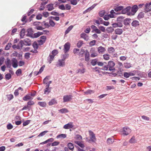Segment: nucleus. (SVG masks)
<instances>
[{
	"instance_id": "nucleus-13",
	"label": "nucleus",
	"mask_w": 151,
	"mask_h": 151,
	"mask_svg": "<svg viewBox=\"0 0 151 151\" xmlns=\"http://www.w3.org/2000/svg\"><path fill=\"white\" fill-rule=\"evenodd\" d=\"M81 37L83 38L86 41H88L89 39V37L88 35L85 33H82L81 34Z\"/></svg>"
},
{
	"instance_id": "nucleus-55",
	"label": "nucleus",
	"mask_w": 151,
	"mask_h": 151,
	"mask_svg": "<svg viewBox=\"0 0 151 151\" xmlns=\"http://www.w3.org/2000/svg\"><path fill=\"white\" fill-rule=\"evenodd\" d=\"M13 128V126L10 123L8 124L7 126V128L8 129H10Z\"/></svg>"
},
{
	"instance_id": "nucleus-24",
	"label": "nucleus",
	"mask_w": 151,
	"mask_h": 151,
	"mask_svg": "<svg viewBox=\"0 0 151 151\" xmlns=\"http://www.w3.org/2000/svg\"><path fill=\"white\" fill-rule=\"evenodd\" d=\"M114 142V140L113 138H108L107 141V143L108 145L112 144Z\"/></svg>"
},
{
	"instance_id": "nucleus-34",
	"label": "nucleus",
	"mask_w": 151,
	"mask_h": 151,
	"mask_svg": "<svg viewBox=\"0 0 151 151\" xmlns=\"http://www.w3.org/2000/svg\"><path fill=\"white\" fill-rule=\"evenodd\" d=\"M73 27V25H71L69 26L67 29L66 30L65 32V35H66L68 34L69 32L72 29Z\"/></svg>"
},
{
	"instance_id": "nucleus-3",
	"label": "nucleus",
	"mask_w": 151,
	"mask_h": 151,
	"mask_svg": "<svg viewBox=\"0 0 151 151\" xmlns=\"http://www.w3.org/2000/svg\"><path fill=\"white\" fill-rule=\"evenodd\" d=\"M119 18H117V22L114 23L112 24V26L113 27L116 28L117 27H121L123 26L122 22V21H119L118 19Z\"/></svg>"
},
{
	"instance_id": "nucleus-43",
	"label": "nucleus",
	"mask_w": 151,
	"mask_h": 151,
	"mask_svg": "<svg viewBox=\"0 0 151 151\" xmlns=\"http://www.w3.org/2000/svg\"><path fill=\"white\" fill-rule=\"evenodd\" d=\"M38 104L40 106L43 107L45 106L46 104L45 102H38Z\"/></svg>"
},
{
	"instance_id": "nucleus-15",
	"label": "nucleus",
	"mask_w": 151,
	"mask_h": 151,
	"mask_svg": "<svg viewBox=\"0 0 151 151\" xmlns=\"http://www.w3.org/2000/svg\"><path fill=\"white\" fill-rule=\"evenodd\" d=\"M134 75V73L132 72H124L123 74L124 77L126 78H128L130 76H133Z\"/></svg>"
},
{
	"instance_id": "nucleus-61",
	"label": "nucleus",
	"mask_w": 151,
	"mask_h": 151,
	"mask_svg": "<svg viewBox=\"0 0 151 151\" xmlns=\"http://www.w3.org/2000/svg\"><path fill=\"white\" fill-rule=\"evenodd\" d=\"M110 17H111L110 15H106L104 16V18L105 20H107L109 19Z\"/></svg>"
},
{
	"instance_id": "nucleus-56",
	"label": "nucleus",
	"mask_w": 151,
	"mask_h": 151,
	"mask_svg": "<svg viewBox=\"0 0 151 151\" xmlns=\"http://www.w3.org/2000/svg\"><path fill=\"white\" fill-rule=\"evenodd\" d=\"M7 96L8 99L9 101H10L13 98V96L12 94H10L7 95Z\"/></svg>"
},
{
	"instance_id": "nucleus-17",
	"label": "nucleus",
	"mask_w": 151,
	"mask_h": 151,
	"mask_svg": "<svg viewBox=\"0 0 151 151\" xmlns=\"http://www.w3.org/2000/svg\"><path fill=\"white\" fill-rule=\"evenodd\" d=\"M33 99V97L30 96V94L27 95L23 98V100L25 101H27L28 100H32Z\"/></svg>"
},
{
	"instance_id": "nucleus-57",
	"label": "nucleus",
	"mask_w": 151,
	"mask_h": 151,
	"mask_svg": "<svg viewBox=\"0 0 151 151\" xmlns=\"http://www.w3.org/2000/svg\"><path fill=\"white\" fill-rule=\"evenodd\" d=\"M49 24L52 27H54L55 24V23L52 20H50L49 21Z\"/></svg>"
},
{
	"instance_id": "nucleus-22",
	"label": "nucleus",
	"mask_w": 151,
	"mask_h": 151,
	"mask_svg": "<svg viewBox=\"0 0 151 151\" xmlns=\"http://www.w3.org/2000/svg\"><path fill=\"white\" fill-rule=\"evenodd\" d=\"M54 57L55 56L52 55L50 54L49 57L47 58V60L49 63H51L52 61L53 60Z\"/></svg>"
},
{
	"instance_id": "nucleus-6",
	"label": "nucleus",
	"mask_w": 151,
	"mask_h": 151,
	"mask_svg": "<svg viewBox=\"0 0 151 151\" xmlns=\"http://www.w3.org/2000/svg\"><path fill=\"white\" fill-rule=\"evenodd\" d=\"M89 133L91 140L93 142H95L96 140V139L95 134L91 131H89Z\"/></svg>"
},
{
	"instance_id": "nucleus-20",
	"label": "nucleus",
	"mask_w": 151,
	"mask_h": 151,
	"mask_svg": "<svg viewBox=\"0 0 151 151\" xmlns=\"http://www.w3.org/2000/svg\"><path fill=\"white\" fill-rule=\"evenodd\" d=\"M54 4H50L47 5V8L49 11H51L54 9L53 7Z\"/></svg>"
},
{
	"instance_id": "nucleus-46",
	"label": "nucleus",
	"mask_w": 151,
	"mask_h": 151,
	"mask_svg": "<svg viewBox=\"0 0 151 151\" xmlns=\"http://www.w3.org/2000/svg\"><path fill=\"white\" fill-rule=\"evenodd\" d=\"M144 13L142 12L140 13L137 17L138 19H139L143 18L144 17Z\"/></svg>"
},
{
	"instance_id": "nucleus-21",
	"label": "nucleus",
	"mask_w": 151,
	"mask_h": 151,
	"mask_svg": "<svg viewBox=\"0 0 151 151\" xmlns=\"http://www.w3.org/2000/svg\"><path fill=\"white\" fill-rule=\"evenodd\" d=\"M27 33L26 34V35L27 36L32 37V29H28L27 31Z\"/></svg>"
},
{
	"instance_id": "nucleus-14",
	"label": "nucleus",
	"mask_w": 151,
	"mask_h": 151,
	"mask_svg": "<svg viewBox=\"0 0 151 151\" xmlns=\"http://www.w3.org/2000/svg\"><path fill=\"white\" fill-rule=\"evenodd\" d=\"M12 62L13 67L14 68H17L18 66V61L17 59L15 58H13L12 60Z\"/></svg>"
},
{
	"instance_id": "nucleus-45",
	"label": "nucleus",
	"mask_w": 151,
	"mask_h": 151,
	"mask_svg": "<svg viewBox=\"0 0 151 151\" xmlns=\"http://www.w3.org/2000/svg\"><path fill=\"white\" fill-rule=\"evenodd\" d=\"M42 25H44L46 28H48L50 27L49 24L48 22H42Z\"/></svg>"
},
{
	"instance_id": "nucleus-7",
	"label": "nucleus",
	"mask_w": 151,
	"mask_h": 151,
	"mask_svg": "<svg viewBox=\"0 0 151 151\" xmlns=\"http://www.w3.org/2000/svg\"><path fill=\"white\" fill-rule=\"evenodd\" d=\"M56 65L57 67H63L65 65V61L61 59H59L57 62Z\"/></svg>"
},
{
	"instance_id": "nucleus-33",
	"label": "nucleus",
	"mask_w": 151,
	"mask_h": 151,
	"mask_svg": "<svg viewBox=\"0 0 151 151\" xmlns=\"http://www.w3.org/2000/svg\"><path fill=\"white\" fill-rule=\"evenodd\" d=\"M43 33L42 32H38L37 33H35L34 35V36L33 37H35V38H37L38 37H39L40 36V35H42L43 34Z\"/></svg>"
},
{
	"instance_id": "nucleus-1",
	"label": "nucleus",
	"mask_w": 151,
	"mask_h": 151,
	"mask_svg": "<svg viewBox=\"0 0 151 151\" xmlns=\"http://www.w3.org/2000/svg\"><path fill=\"white\" fill-rule=\"evenodd\" d=\"M21 45V47H22L24 44L26 46H30L31 45V40L28 38H26L24 40H22L20 41Z\"/></svg>"
},
{
	"instance_id": "nucleus-28",
	"label": "nucleus",
	"mask_w": 151,
	"mask_h": 151,
	"mask_svg": "<svg viewBox=\"0 0 151 151\" xmlns=\"http://www.w3.org/2000/svg\"><path fill=\"white\" fill-rule=\"evenodd\" d=\"M68 148L70 150L73 151L74 148L73 145L71 143H69L68 144Z\"/></svg>"
},
{
	"instance_id": "nucleus-12",
	"label": "nucleus",
	"mask_w": 151,
	"mask_h": 151,
	"mask_svg": "<svg viewBox=\"0 0 151 151\" xmlns=\"http://www.w3.org/2000/svg\"><path fill=\"white\" fill-rule=\"evenodd\" d=\"M73 123L70 122L65 124L63 126V128L65 129H69L72 128L73 127Z\"/></svg>"
},
{
	"instance_id": "nucleus-59",
	"label": "nucleus",
	"mask_w": 151,
	"mask_h": 151,
	"mask_svg": "<svg viewBox=\"0 0 151 151\" xmlns=\"http://www.w3.org/2000/svg\"><path fill=\"white\" fill-rule=\"evenodd\" d=\"M71 4L73 5H76L77 4L76 0H71L70 1Z\"/></svg>"
},
{
	"instance_id": "nucleus-47",
	"label": "nucleus",
	"mask_w": 151,
	"mask_h": 151,
	"mask_svg": "<svg viewBox=\"0 0 151 151\" xmlns=\"http://www.w3.org/2000/svg\"><path fill=\"white\" fill-rule=\"evenodd\" d=\"M12 77V76L10 73H7L6 75L5 78L6 79L9 80Z\"/></svg>"
},
{
	"instance_id": "nucleus-37",
	"label": "nucleus",
	"mask_w": 151,
	"mask_h": 151,
	"mask_svg": "<svg viewBox=\"0 0 151 151\" xmlns=\"http://www.w3.org/2000/svg\"><path fill=\"white\" fill-rule=\"evenodd\" d=\"M85 60L86 61H88L89 60V54L88 52H86L85 55Z\"/></svg>"
},
{
	"instance_id": "nucleus-50",
	"label": "nucleus",
	"mask_w": 151,
	"mask_h": 151,
	"mask_svg": "<svg viewBox=\"0 0 151 151\" xmlns=\"http://www.w3.org/2000/svg\"><path fill=\"white\" fill-rule=\"evenodd\" d=\"M96 40H93L90 42L89 44L91 46H94L96 44Z\"/></svg>"
},
{
	"instance_id": "nucleus-19",
	"label": "nucleus",
	"mask_w": 151,
	"mask_h": 151,
	"mask_svg": "<svg viewBox=\"0 0 151 151\" xmlns=\"http://www.w3.org/2000/svg\"><path fill=\"white\" fill-rule=\"evenodd\" d=\"M5 64L7 68H10L11 67V60L8 58L6 59V61H5Z\"/></svg>"
},
{
	"instance_id": "nucleus-51",
	"label": "nucleus",
	"mask_w": 151,
	"mask_h": 151,
	"mask_svg": "<svg viewBox=\"0 0 151 151\" xmlns=\"http://www.w3.org/2000/svg\"><path fill=\"white\" fill-rule=\"evenodd\" d=\"M48 132L47 131H44L41 132L38 136V137H42L46 133Z\"/></svg>"
},
{
	"instance_id": "nucleus-2",
	"label": "nucleus",
	"mask_w": 151,
	"mask_h": 151,
	"mask_svg": "<svg viewBox=\"0 0 151 151\" xmlns=\"http://www.w3.org/2000/svg\"><path fill=\"white\" fill-rule=\"evenodd\" d=\"M131 129L128 127H124L122 131V134L124 135H128L131 132Z\"/></svg>"
},
{
	"instance_id": "nucleus-60",
	"label": "nucleus",
	"mask_w": 151,
	"mask_h": 151,
	"mask_svg": "<svg viewBox=\"0 0 151 151\" xmlns=\"http://www.w3.org/2000/svg\"><path fill=\"white\" fill-rule=\"evenodd\" d=\"M59 143H60L59 142H57V141H55V142H54L51 145L52 146H57V145H58L59 144Z\"/></svg>"
},
{
	"instance_id": "nucleus-53",
	"label": "nucleus",
	"mask_w": 151,
	"mask_h": 151,
	"mask_svg": "<svg viewBox=\"0 0 151 151\" xmlns=\"http://www.w3.org/2000/svg\"><path fill=\"white\" fill-rule=\"evenodd\" d=\"M98 54L96 52H94L92 53L91 55V57L92 58H94L97 56Z\"/></svg>"
},
{
	"instance_id": "nucleus-23",
	"label": "nucleus",
	"mask_w": 151,
	"mask_h": 151,
	"mask_svg": "<svg viewBox=\"0 0 151 151\" xmlns=\"http://www.w3.org/2000/svg\"><path fill=\"white\" fill-rule=\"evenodd\" d=\"M131 19L129 18H126L124 20V24L125 25H129Z\"/></svg>"
},
{
	"instance_id": "nucleus-10",
	"label": "nucleus",
	"mask_w": 151,
	"mask_h": 151,
	"mask_svg": "<svg viewBox=\"0 0 151 151\" xmlns=\"http://www.w3.org/2000/svg\"><path fill=\"white\" fill-rule=\"evenodd\" d=\"M70 48V44L68 42L66 43L64 45V51L65 53L68 52Z\"/></svg>"
},
{
	"instance_id": "nucleus-40",
	"label": "nucleus",
	"mask_w": 151,
	"mask_h": 151,
	"mask_svg": "<svg viewBox=\"0 0 151 151\" xmlns=\"http://www.w3.org/2000/svg\"><path fill=\"white\" fill-rule=\"evenodd\" d=\"M59 111L62 113H64L68 112V110L66 108H63L59 110Z\"/></svg>"
},
{
	"instance_id": "nucleus-11",
	"label": "nucleus",
	"mask_w": 151,
	"mask_h": 151,
	"mask_svg": "<svg viewBox=\"0 0 151 151\" xmlns=\"http://www.w3.org/2000/svg\"><path fill=\"white\" fill-rule=\"evenodd\" d=\"M138 9V7L137 5H134L133 6L131 9V11L132 13H131V14L134 15L137 10Z\"/></svg>"
},
{
	"instance_id": "nucleus-5",
	"label": "nucleus",
	"mask_w": 151,
	"mask_h": 151,
	"mask_svg": "<svg viewBox=\"0 0 151 151\" xmlns=\"http://www.w3.org/2000/svg\"><path fill=\"white\" fill-rule=\"evenodd\" d=\"M73 96L71 95H65L63 97V102H68L72 99Z\"/></svg>"
},
{
	"instance_id": "nucleus-52",
	"label": "nucleus",
	"mask_w": 151,
	"mask_h": 151,
	"mask_svg": "<svg viewBox=\"0 0 151 151\" xmlns=\"http://www.w3.org/2000/svg\"><path fill=\"white\" fill-rule=\"evenodd\" d=\"M85 72V69L84 68L79 69L78 70V72L80 73H83Z\"/></svg>"
},
{
	"instance_id": "nucleus-63",
	"label": "nucleus",
	"mask_w": 151,
	"mask_h": 151,
	"mask_svg": "<svg viewBox=\"0 0 151 151\" xmlns=\"http://www.w3.org/2000/svg\"><path fill=\"white\" fill-rule=\"evenodd\" d=\"M32 46L35 49H37L38 48V45L37 43L35 42L33 43Z\"/></svg>"
},
{
	"instance_id": "nucleus-44",
	"label": "nucleus",
	"mask_w": 151,
	"mask_h": 151,
	"mask_svg": "<svg viewBox=\"0 0 151 151\" xmlns=\"http://www.w3.org/2000/svg\"><path fill=\"white\" fill-rule=\"evenodd\" d=\"M49 76L46 77L43 80V82L44 84H47L48 81L49 80Z\"/></svg>"
},
{
	"instance_id": "nucleus-35",
	"label": "nucleus",
	"mask_w": 151,
	"mask_h": 151,
	"mask_svg": "<svg viewBox=\"0 0 151 151\" xmlns=\"http://www.w3.org/2000/svg\"><path fill=\"white\" fill-rule=\"evenodd\" d=\"M103 58L104 60H109L110 58V55L107 54H105L103 55Z\"/></svg>"
},
{
	"instance_id": "nucleus-39",
	"label": "nucleus",
	"mask_w": 151,
	"mask_h": 151,
	"mask_svg": "<svg viewBox=\"0 0 151 151\" xmlns=\"http://www.w3.org/2000/svg\"><path fill=\"white\" fill-rule=\"evenodd\" d=\"M51 88H49L46 87L45 89L44 94H48L50 92Z\"/></svg>"
},
{
	"instance_id": "nucleus-48",
	"label": "nucleus",
	"mask_w": 151,
	"mask_h": 151,
	"mask_svg": "<svg viewBox=\"0 0 151 151\" xmlns=\"http://www.w3.org/2000/svg\"><path fill=\"white\" fill-rule=\"evenodd\" d=\"M97 59H93L92 60L91 63L94 66L97 64Z\"/></svg>"
},
{
	"instance_id": "nucleus-41",
	"label": "nucleus",
	"mask_w": 151,
	"mask_h": 151,
	"mask_svg": "<svg viewBox=\"0 0 151 151\" xmlns=\"http://www.w3.org/2000/svg\"><path fill=\"white\" fill-rule=\"evenodd\" d=\"M83 44V41L81 40H80L78 41L77 44V47L78 48L82 46Z\"/></svg>"
},
{
	"instance_id": "nucleus-4",
	"label": "nucleus",
	"mask_w": 151,
	"mask_h": 151,
	"mask_svg": "<svg viewBox=\"0 0 151 151\" xmlns=\"http://www.w3.org/2000/svg\"><path fill=\"white\" fill-rule=\"evenodd\" d=\"M115 63L113 61H109L108 63V66L109 68V70L110 71H112L115 70L114 68Z\"/></svg>"
},
{
	"instance_id": "nucleus-25",
	"label": "nucleus",
	"mask_w": 151,
	"mask_h": 151,
	"mask_svg": "<svg viewBox=\"0 0 151 151\" xmlns=\"http://www.w3.org/2000/svg\"><path fill=\"white\" fill-rule=\"evenodd\" d=\"M107 51L109 53L112 54L114 52L115 49L113 47H110L108 48Z\"/></svg>"
},
{
	"instance_id": "nucleus-38",
	"label": "nucleus",
	"mask_w": 151,
	"mask_h": 151,
	"mask_svg": "<svg viewBox=\"0 0 151 151\" xmlns=\"http://www.w3.org/2000/svg\"><path fill=\"white\" fill-rule=\"evenodd\" d=\"M124 67L126 68H129L131 67V65L130 63H125L124 64Z\"/></svg>"
},
{
	"instance_id": "nucleus-26",
	"label": "nucleus",
	"mask_w": 151,
	"mask_h": 151,
	"mask_svg": "<svg viewBox=\"0 0 151 151\" xmlns=\"http://www.w3.org/2000/svg\"><path fill=\"white\" fill-rule=\"evenodd\" d=\"M25 29L23 28L22 29L20 32V36L21 38H23L24 36L25 35Z\"/></svg>"
},
{
	"instance_id": "nucleus-49",
	"label": "nucleus",
	"mask_w": 151,
	"mask_h": 151,
	"mask_svg": "<svg viewBox=\"0 0 151 151\" xmlns=\"http://www.w3.org/2000/svg\"><path fill=\"white\" fill-rule=\"evenodd\" d=\"M58 53V51L57 50H53L51 53L52 55L55 56Z\"/></svg>"
},
{
	"instance_id": "nucleus-9",
	"label": "nucleus",
	"mask_w": 151,
	"mask_h": 151,
	"mask_svg": "<svg viewBox=\"0 0 151 151\" xmlns=\"http://www.w3.org/2000/svg\"><path fill=\"white\" fill-rule=\"evenodd\" d=\"M131 7L130 6H128L126 8L123 9L122 11V13L123 14H125L126 13H127L128 15H130L131 14V13H128V12H129L130 10L131 9Z\"/></svg>"
},
{
	"instance_id": "nucleus-29",
	"label": "nucleus",
	"mask_w": 151,
	"mask_h": 151,
	"mask_svg": "<svg viewBox=\"0 0 151 151\" xmlns=\"http://www.w3.org/2000/svg\"><path fill=\"white\" fill-rule=\"evenodd\" d=\"M114 29L111 27H108L107 28L106 30L108 33H111L114 31Z\"/></svg>"
},
{
	"instance_id": "nucleus-30",
	"label": "nucleus",
	"mask_w": 151,
	"mask_h": 151,
	"mask_svg": "<svg viewBox=\"0 0 151 151\" xmlns=\"http://www.w3.org/2000/svg\"><path fill=\"white\" fill-rule=\"evenodd\" d=\"M94 91L92 90H88L86 91H85L84 92V95H88L91 94L92 93H94Z\"/></svg>"
},
{
	"instance_id": "nucleus-8",
	"label": "nucleus",
	"mask_w": 151,
	"mask_h": 151,
	"mask_svg": "<svg viewBox=\"0 0 151 151\" xmlns=\"http://www.w3.org/2000/svg\"><path fill=\"white\" fill-rule=\"evenodd\" d=\"M97 51L99 54H104L106 51L105 47L100 46L97 48Z\"/></svg>"
},
{
	"instance_id": "nucleus-16",
	"label": "nucleus",
	"mask_w": 151,
	"mask_h": 151,
	"mask_svg": "<svg viewBox=\"0 0 151 151\" xmlns=\"http://www.w3.org/2000/svg\"><path fill=\"white\" fill-rule=\"evenodd\" d=\"M46 39V37L45 36H42L40 37V39L38 40L40 42V44L42 45L44 43Z\"/></svg>"
},
{
	"instance_id": "nucleus-36",
	"label": "nucleus",
	"mask_w": 151,
	"mask_h": 151,
	"mask_svg": "<svg viewBox=\"0 0 151 151\" xmlns=\"http://www.w3.org/2000/svg\"><path fill=\"white\" fill-rule=\"evenodd\" d=\"M136 142V140L135 139L134 136H132L129 140V142L131 143H133Z\"/></svg>"
},
{
	"instance_id": "nucleus-62",
	"label": "nucleus",
	"mask_w": 151,
	"mask_h": 151,
	"mask_svg": "<svg viewBox=\"0 0 151 151\" xmlns=\"http://www.w3.org/2000/svg\"><path fill=\"white\" fill-rule=\"evenodd\" d=\"M43 16L45 17H47L49 15V13L48 12H44L43 13Z\"/></svg>"
},
{
	"instance_id": "nucleus-64",
	"label": "nucleus",
	"mask_w": 151,
	"mask_h": 151,
	"mask_svg": "<svg viewBox=\"0 0 151 151\" xmlns=\"http://www.w3.org/2000/svg\"><path fill=\"white\" fill-rule=\"evenodd\" d=\"M24 64V62L22 60H20L19 62V65L20 66H22Z\"/></svg>"
},
{
	"instance_id": "nucleus-42",
	"label": "nucleus",
	"mask_w": 151,
	"mask_h": 151,
	"mask_svg": "<svg viewBox=\"0 0 151 151\" xmlns=\"http://www.w3.org/2000/svg\"><path fill=\"white\" fill-rule=\"evenodd\" d=\"M123 6H119L116 7L115 9L114 10L116 11H119L123 9Z\"/></svg>"
},
{
	"instance_id": "nucleus-58",
	"label": "nucleus",
	"mask_w": 151,
	"mask_h": 151,
	"mask_svg": "<svg viewBox=\"0 0 151 151\" xmlns=\"http://www.w3.org/2000/svg\"><path fill=\"white\" fill-rule=\"evenodd\" d=\"M30 122L29 120H27L24 122L23 123V126H25L28 124Z\"/></svg>"
},
{
	"instance_id": "nucleus-18",
	"label": "nucleus",
	"mask_w": 151,
	"mask_h": 151,
	"mask_svg": "<svg viewBox=\"0 0 151 151\" xmlns=\"http://www.w3.org/2000/svg\"><path fill=\"white\" fill-rule=\"evenodd\" d=\"M123 31L122 29L118 28L115 29V33L117 35H120L122 33Z\"/></svg>"
},
{
	"instance_id": "nucleus-27",
	"label": "nucleus",
	"mask_w": 151,
	"mask_h": 151,
	"mask_svg": "<svg viewBox=\"0 0 151 151\" xmlns=\"http://www.w3.org/2000/svg\"><path fill=\"white\" fill-rule=\"evenodd\" d=\"M139 22L137 20H135L133 21L132 23V26L136 27L139 25Z\"/></svg>"
},
{
	"instance_id": "nucleus-54",
	"label": "nucleus",
	"mask_w": 151,
	"mask_h": 151,
	"mask_svg": "<svg viewBox=\"0 0 151 151\" xmlns=\"http://www.w3.org/2000/svg\"><path fill=\"white\" fill-rule=\"evenodd\" d=\"M99 28L100 29L101 31L103 32H105V28L104 27L101 26L99 27Z\"/></svg>"
},
{
	"instance_id": "nucleus-31",
	"label": "nucleus",
	"mask_w": 151,
	"mask_h": 151,
	"mask_svg": "<svg viewBox=\"0 0 151 151\" xmlns=\"http://www.w3.org/2000/svg\"><path fill=\"white\" fill-rule=\"evenodd\" d=\"M57 103V102L56 100L55 99H52L51 101L49 102L48 104L49 105L51 106Z\"/></svg>"
},
{
	"instance_id": "nucleus-32",
	"label": "nucleus",
	"mask_w": 151,
	"mask_h": 151,
	"mask_svg": "<svg viewBox=\"0 0 151 151\" xmlns=\"http://www.w3.org/2000/svg\"><path fill=\"white\" fill-rule=\"evenodd\" d=\"M67 135L65 134H61L58 135L56 137L57 138H65L66 137Z\"/></svg>"
}]
</instances>
